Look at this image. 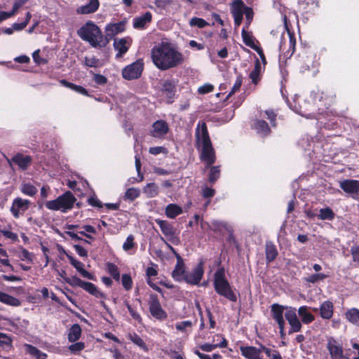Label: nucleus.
<instances>
[{
  "mask_svg": "<svg viewBox=\"0 0 359 359\" xmlns=\"http://www.w3.org/2000/svg\"><path fill=\"white\" fill-rule=\"evenodd\" d=\"M255 128L257 132L264 135H267L270 132V128L268 123L265 121H257L255 123Z\"/></svg>",
  "mask_w": 359,
  "mask_h": 359,
  "instance_id": "58836bf2",
  "label": "nucleus"
},
{
  "mask_svg": "<svg viewBox=\"0 0 359 359\" xmlns=\"http://www.w3.org/2000/svg\"><path fill=\"white\" fill-rule=\"evenodd\" d=\"M74 248L78 255L81 257H86L88 256L87 250L80 245H74Z\"/></svg>",
  "mask_w": 359,
  "mask_h": 359,
  "instance_id": "052dcab7",
  "label": "nucleus"
},
{
  "mask_svg": "<svg viewBox=\"0 0 359 359\" xmlns=\"http://www.w3.org/2000/svg\"><path fill=\"white\" fill-rule=\"evenodd\" d=\"M125 304L133 318L137 320L138 322H140V316L132 308V306L128 304V302H125Z\"/></svg>",
  "mask_w": 359,
  "mask_h": 359,
  "instance_id": "13d9d810",
  "label": "nucleus"
},
{
  "mask_svg": "<svg viewBox=\"0 0 359 359\" xmlns=\"http://www.w3.org/2000/svg\"><path fill=\"white\" fill-rule=\"evenodd\" d=\"M122 285L126 290H130L132 288L133 281L131 277L128 274L122 275Z\"/></svg>",
  "mask_w": 359,
  "mask_h": 359,
  "instance_id": "de8ad7c7",
  "label": "nucleus"
},
{
  "mask_svg": "<svg viewBox=\"0 0 359 359\" xmlns=\"http://www.w3.org/2000/svg\"><path fill=\"white\" fill-rule=\"evenodd\" d=\"M152 15L150 12H146L143 15L134 19L133 27L136 29L144 28L146 24L151 21Z\"/></svg>",
  "mask_w": 359,
  "mask_h": 359,
  "instance_id": "4be33fe9",
  "label": "nucleus"
},
{
  "mask_svg": "<svg viewBox=\"0 0 359 359\" xmlns=\"http://www.w3.org/2000/svg\"><path fill=\"white\" fill-rule=\"evenodd\" d=\"M327 278V276L323 273H316L311 275L306 278V281L312 283H315L318 280H324Z\"/></svg>",
  "mask_w": 359,
  "mask_h": 359,
  "instance_id": "603ef678",
  "label": "nucleus"
},
{
  "mask_svg": "<svg viewBox=\"0 0 359 359\" xmlns=\"http://www.w3.org/2000/svg\"><path fill=\"white\" fill-rule=\"evenodd\" d=\"M94 81L97 84H105L107 81V79L105 76L101 75V74H95L94 76Z\"/></svg>",
  "mask_w": 359,
  "mask_h": 359,
  "instance_id": "338daca9",
  "label": "nucleus"
},
{
  "mask_svg": "<svg viewBox=\"0 0 359 359\" xmlns=\"http://www.w3.org/2000/svg\"><path fill=\"white\" fill-rule=\"evenodd\" d=\"M298 313L302 318V322L305 324L310 323L314 320V316L308 312L306 306H301L298 310Z\"/></svg>",
  "mask_w": 359,
  "mask_h": 359,
  "instance_id": "7c9ffc66",
  "label": "nucleus"
},
{
  "mask_svg": "<svg viewBox=\"0 0 359 359\" xmlns=\"http://www.w3.org/2000/svg\"><path fill=\"white\" fill-rule=\"evenodd\" d=\"M152 135L154 137H161L168 132V126L164 121H157L153 124Z\"/></svg>",
  "mask_w": 359,
  "mask_h": 359,
  "instance_id": "f3484780",
  "label": "nucleus"
},
{
  "mask_svg": "<svg viewBox=\"0 0 359 359\" xmlns=\"http://www.w3.org/2000/svg\"><path fill=\"white\" fill-rule=\"evenodd\" d=\"M21 191L25 195L33 196L37 193V189L29 183H23L21 187Z\"/></svg>",
  "mask_w": 359,
  "mask_h": 359,
  "instance_id": "4c0bfd02",
  "label": "nucleus"
},
{
  "mask_svg": "<svg viewBox=\"0 0 359 359\" xmlns=\"http://www.w3.org/2000/svg\"><path fill=\"white\" fill-rule=\"evenodd\" d=\"M25 347L26 352L32 356H34L39 350L36 347H35L31 344H26L25 345Z\"/></svg>",
  "mask_w": 359,
  "mask_h": 359,
  "instance_id": "69168bd1",
  "label": "nucleus"
},
{
  "mask_svg": "<svg viewBox=\"0 0 359 359\" xmlns=\"http://www.w3.org/2000/svg\"><path fill=\"white\" fill-rule=\"evenodd\" d=\"M84 64L87 67H97L100 65V60L95 57H86L84 59Z\"/></svg>",
  "mask_w": 359,
  "mask_h": 359,
  "instance_id": "09e8293b",
  "label": "nucleus"
},
{
  "mask_svg": "<svg viewBox=\"0 0 359 359\" xmlns=\"http://www.w3.org/2000/svg\"><path fill=\"white\" fill-rule=\"evenodd\" d=\"M285 310V306L280 305L278 304H273L271 305V313L272 318L276 321L278 326L285 325V320L283 318V312Z\"/></svg>",
  "mask_w": 359,
  "mask_h": 359,
  "instance_id": "4468645a",
  "label": "nucleus"
},
{
  "mask_svg": "<svg viewBox=\"0 0 359 359\" xmlns=\"http://www.w3.org/2000/svg\"><path fill=\"white\" fill-rule=\"evenodd\" d=\"M245 7L241 0L235 1L232 4L231 13L236 27H238L242 22Z\"/></svg>",
  "mask_w": 359,
  "mask_h": 359,
  "instance_id": "f8f14e48",
  "label": "nucleus"
},
{
  "mask_svg": "<svg viewBox=\"0 0 359 359\" xmlns=\"http://www.w3.org/2000/svg\"><path fill=\"white\" fill-rule=\"evenodd\" d=\"M327 348L332 359H348L344 354L342 346L332 337L328 339Z\"/></svg>",
  "mask_w": 359,
  "mask_h": 359,
  "instance_id": "1a4fd4ad",
  "label": "nucleus"
},
{
  "mask_svg": "<svg viewBox=\"0 0 359 359\" xmlns=\"http://www.w3.org/2000/svg\"><path fill=\"white\" fill-rule=\"evenodd\" d=\"M144 63L142 60H137L133 64L126 67L122 71L123 77L128 80L137 79L140 76L143 70Z\"/></svg>",
  "mask_w": 359,
  "mask_h": 359,
  "instance_id": "0eeeda50",
  "label": "nucleus"
},
{
  "mask_svg": "<svg viewBox=\"0 0 359 359\" xmlns=\"http://www.w3.org/2000/svg\"><path fill=\"white\" fill-rule=\"evenodd\" d=\"M0 302L13 306H18L20 305V302L18 299L3 292H0Z\"/></svg>",
  "mask_w": 359,
  "mask_h": 359,
  "instance_id": "393cba45",
  "label": "nucleus"
},
{
  "mask_svg": "<svg viewBox=\"0 0 359 359\" xmlns=\"http://www.w3.org/2000/svg\"><path fill=\"white\" fill-rule=\"evenodd\" d=\"M130 339L138 346L146 348V345L144 341L136 334H130Z\"/></svg>",
  "mask_w": 359,
  "mask_h": 359,
  "instance_id": "3c124183",
  "label": "nucleus"
},
{
  "mask_svg": "<svg viewBox=\"0 0 359 359\" xmlns=\"http://www.w3.org/2000/svg\"><path fill=\"white\" fill-rule=\"evenodd\" d=\"M76 198L70 191H67L55 200L46 203V207L51 210H60L62 212H67L73 208Z\"/></svg>",
  "mask_w": 359,
  "mask_h": 359,
  "instance_id": "39448f33",
  "label": "nucleus"
},
{
  "mask_svg": "<svg viewBox=\"0 0 359 359\" xmlns=\"http://www.w3.org/2000/svg\"><path fill=\"white\" fill-rule=\"evenodd\" d=\"M265 253L266 260L268 263H270L272 261H273L278 256L277 249L272 242L268 241L266 243Z\"/></svg>",
  "mask_w": 359,
  "mask_h": 359,
  "instance_id": "aec40b11",
  "label": "nucleus"
},
{
  "mask_svg": "<svg viewBox=\"0 0 359 359\" xmlns=\"http://www.w3.org/2000/svg\"><path fill=\"white\" fill-rule=\"evenodd\" d=\"M214 287L218 294L224 297L229 301L233 302L237 301L236 294L225 278V273L223 269L217 270L214 275Z\"/></svg>",
  "mask_w": 359,
  "mask_h": 359,
  "instance_id": "20e7f679",
  "label": "nucleus"
},
{
  "mask_svg": "<svg viewBox=\"0 0 359 359\" xmlns=\"http://www.w3.org/2000/svg\"><path fill=\"white\" fill-rule=\"evenodd\" d=\"M140 194V191L139 189L135 188H130L128 189L125 194V197L126 199H128L131 201H134L135 198L139 197Z\"/></svg>",
  "mask_w": 359,
  "mask_h": 359,
  "instance_id": "a19ab883",
  "label": "nucleus"
},
{
  "mask_svg": "<svg viewBox=\"0 0 359 359\" xmlns=\"http://www.w3.org/2000/svg\"><path fill=\"white\" fill-rule=\"evenodd\" d=\"M339 187L346 193L359 195V180H344L340 182Z\"/></svg>",
  "mask_w": 359,
  "mask_h": 359,
  "instance_id": "ddd939ff",
  "label": "nucleus"
},
{
  "mask_svg": "<svg viewBox=\"0 0 359 359\" xmlns=\"http://www.w3.org/2000/svg\"><path fill=\"white\" fill-rule=\"evenodd\" d=\"M65 283L73 287L79 286L82 287L84 281L76 276H72L70 278H65Z\"/></svg>",
  "mask_w": 359,
  "mask_h": 359,
  "instance_id": "c03bdc74",
  "label": "nucleus"
},
{
  "mask_svg": "<svg viewBox=\"0 0 359 359\" xmlns=\"http://www.w3.org/2000/svg\"><path fill=\"white\" fill-rule=\"evenodd\" d=\"M88 202L92 206L97 207L99 208H102V202L95 196L90 197L88 200Z\"/></svg>",
  "mask_w": 359,
  "mask_h": 359,
  "instance_id": "bf43d9fd",
  "label": "nucleus"
},
{
  "mask_svg": "<svg viewBox=\"0 0 359 359\" xmlns=\"http://www.w3.org/2000/svg\"><path fill=\"white\" fill-rule=\"evenodd\" d=\"M125 29V24L123 22L117 23L109 24L106 27V36L105 40H108L107 38L111 39L116 34L123 32Z\"/></svg>",
  "mask_w": 359,
  "mask_h": 359,
  "instance_id": "2eb2a0df",
  "label": "nucleus"
},
{
  "mask_svg": "<svg viewBox=\"0 0 359 359\" xmlns=\"http://www.w3.org/2000/svg\"><path fill=\"white\" fill-rule=\"evenodd\" d=\"M60 83L67 87V88H71L72 90H75L76 92L79 93H81L82 95H88V91L86 90V88H84L83 87L81 86H77L73 83H71V82H69L67 81V80L65 79H62L60 81Z\"/></svg>",
  "mask_w": 359,
  "mask_h": 359,
  "instance_id": "cd10ccee",
  "label": "nucleus"
},
{
  "mask_svg": "<svg viewBox=\"0 0 359 359\" xmlns=\"http://www.w3.org/2000/svg\"><path fill=\"white\" fill-rule=\"evenodd\" d=\"M162 91L169 99H171L175 95V85L170 81H165L163 84Z\"/></svg>",
  "mask_w": 359,
  "mask_h": 359,
  "instance_id": "c756f323",
  "label": "nucleus"
},
{
  "mask_svg": "<svg viewBox=\"0 0 359 359\" xmlns=\"http://www.w3.org/2000/svg\"><path fill=\"white\" fill-rule=\"evenodd\" d=\"M31 203L29 200L18 197L13 201L11 212L15 218H19L29 208Z\"/></svg>",
  "mask_w": 359,
  "mask_h": 359,
  "instance_id": "6e6552de",
  "label": "nucleus"
},
{
  "mask_svg": "<svg viewBox=\"0 0 359 359\" xmlns=\"http://www.w3.org/2000/svg\"><path fill=\"white\" fill-rule=\"evenodd\" d=\"M107 268L110 275L113 276L116 280L118 281L120 279V273L118 267L112 263H107Z\"/></svg>",
  "mask_w": 359,
  "mask_h": 359,
  "instance_id": "ea45409f",
  "label": "nucleus"
},
{
  "mask_svg": "<svg viewBox=\"0 0 359 359\" xmlns=\"http://www.w3.org/2000/svg\"><path fill=\"white\" fill-rule=\"evenodd\" d=\"M320 316L324 319H330L333 315V304L330 301L323 302L320 307Z\"/></svg>",
  "mask_w": 359,
  "mask_h": 359,
  "instance_id": "412c9836",
  "label": "nucleus"
},
{
  "mask_svg": "<svg viewBox=\"0 0 359 359\" xmlns=\"http://www.w3.org/2000/svg\"><path fill=\"white\" fill-rule=\"evenodd\" d=\"M241 34H242L243 41L246 46L250 47L252 49L255 48L257 46L255 44L252 35L250 34V33H248L246 31L245 27L243 28Z\"/></svg>",
  "mask_w": 359,
  "mask_h": 359,
  "instance_id": "e433bc0d",
  "label": "nucleus"
},
{
  "mask_svg": "<svg viewBox=\"0 0 359 359\" xmlns=\"http://www.w3.org/2000/svg\"><path fill=\"white\" fill-rule=\"evenodd\" d=\"M134 237L132 235H130L127 237L126 242L123 245V248L124 250L128 251L132 249L134 246Z\"/></svg>",
  "mask_w": 359,
  "mask_h": 359,
  "instance_id": "6e6d98bb",
  "label": "nucleus"
},
{
  "mask_svg": "<svg viewBox=\"0 0 359 359\" xmlns=\"http://www.w3.org/2000/svg\"><path fill=\"white\" fill-rule=\"evenodd\" d=\"M244 14L245 15L247 25H248L249 24H250L253 18V11L252 10V8L249 7H245Z\"/></svg>",
  "mask_w": 359,
  "mask_h": 359,
  "instance_id": "e2e57ef3",
  "label": "nucleus"
},
{
  "mask_svg": "<svg viewBox=\"0 0 359 359\" xmlns=\"http://www.w3.org/2000/svg\"><path fill=\"white\" fill-rule=\"evenodd\" d=\"M28 0H16L13 4V10L11 12H8L10 15V17L14 15L18 10Z\"/></svg>",
  "mask_w": 359,
  "mask_h": 359,
  "instance_id": "864d4df0",
  "label": "nucleus"
},
{
  "mask_svg": "<svg viewBox=\"0 0 359 359\" xmlns=\"http://www.w3.org/2000/svg\"><path fill=\"white\" fill-rule=\"evenodd\" d=\"M353 259L355 262H359V246H353L351 250Z\"/></svg>",
  "mask_w": 359,
  "mask_h": 359,
  "instance_id": "774afa93",
  "label": "nucleus"
},
{
  "mask_svg": "<svg viewBox=\"0 0 359 359\" xmlns=\"http://www.w3.org/2000/svg\"><path fill=\"white\" fill-rule=\"evenodd\" d=\"M288 323L290 325V330H289V334H292L293 332H297L301 330L302 324L297 318L295 320L289 322Z\"/></svg>",
  "mask_w": 359,
  "mask_h": 359,
  "instance_id": "a18cd8bd",
  "label": "nucleus"
},
{
  "mask_svg": "<svg viewBox=\"0 0 359 359\" xmlns=\"http://www.w3.org/2000/svg\"><path fill=\"white\" fill-rule=\"evenodd\" d=\"M60 83L67 87V88H71L72 90H75L76 92L79 93H81L82 95H88V91L86 90V88H84L83 87L81 86H77L73 83H71V82H69L67 81V80L65 79H62L60 81Z\"/></svg>",
  "mask_w": 359,
  "mask_h": 359,
  "instance_id": "c85d7f7f",
  "label": "nucleus"
},
{
  "mask_svg": "<svg viewBox=\"0 0 359 359\" xmlns=\"http://www.w3.org/2000/svg\"><path fill=\"white\" fill-rule=\"evenodd\" d=\"M285 310L286 311L285 313V317L288 323L295 320L297 318L295 308L285 306Z\"/></svg>",
  "mask_w": 359,
  "mask_h": 359,
  "instance_id": "37998d69",
  "label": "nucleus"
},
{
  "mask_svg": "<svg viewBox=\"0 0 359 359\" xmlns=\"http://www.w3.org/2000/svg\"><path fill=\"white\" fill-rule=\"evenodd\" d=\"M334 217V213L330 208H323L320 210L318 218L321 220H332Z\"/></svg>",
  "mask_w": 359,
  "mask_h": 359,
  "instance_id": "c9c22d12",
  "label": "nucleus"
},
{
  "mask_svg": "<svg viewBox=\"0 0 359 359\" xmlns=\"http://www.w3.org/2000/svg\"><path fill=\"white\" fill-rule=\"evenodd\" d=\"M215 191L212 188L205 187L203 189L202 195L204 198H210L215 195Z\"/></svg>",
  "mask_w": 359,
  "mask_h": 359,
  "instance_id": "680f3d73",
  "label": "nucleus"
},
{
  "mask_svg": "<svg viewBox=\"0 0 359 359\" xmlns=\"http://www.w3.org/2000/svg\"><path fill=\"white\" fill-rule=\"evenodd\" d=\"M85 348V344L83 342H76L69 346V350L72 353H77Z\"/></svg>",
  "mask_w": 359,
  "mask_h": 359,
  "instance_id": "8fccbe9b",
  "label": "nucleus"
},
{
  "mask_svg": "<svg viewBox=\"0 0 359 359\" xmlns=\"http://www.w3.org/2000/svg\"><path fill=\"white\" fill-rule=\"evenodd\" d=\"M149 311L157 319H164L167 317L166 313L162 309L161 304L156 294L150 295Z\"/></svg>",
  "mask_w": 359,
  "mask_h": 359,
  "instance_id": "9d476101",
  "label": "nucleus"
},
{
  "mask_svg": "<svg viewBox=\"0 0 359 359\" xmlns=\"http://www.w3.org/2000/svg\"><path fill=\"white\" fill-rule=\"evenodd\" d=\"M82 289L89 292L90 294L95 296L97 298H104L105 295L104 293L100 292L97 287L92 283L84 281Z\"/></svg>",
  "mask_w": 359,
  "mask_h": 359,
  "instance_id": "5701e85b",
  "label": "nucleus"
},
{
  "mask_svg": "<svg viewBox=\"0 0 359 359\" xmlns=\"http://www.w3.org/2000/svg\"><path fill=\"white\" fill-rule=\"evenodd\" d=\"M155 222L158 224L162 233L170 243L174 245L180 243V238L176 232L177 230L171 223L160 219H155Z\"/></svg>",
  "mask_w": 359,
  "mask_h": 359,
  "instance_id": "423d86ee",
  "label": "nucleus"
},
{
  "mask_svg": "<svg viewBox=\"0 0 359 359\" xmlns=\"http://www.w3.org/2000/svg\"><path fill=\"white\" fill-rule=\"evenodd\" d=\"M143 192L148 197L153 198L158 195V187L155 183H149L143 189Z\"/></svg>",
  "mask_w": 359,
  "mask_h": 359,
  "instance_id": "2f4dec72",
  "label": "nucleus"
},
{
  "mask_svg": "<svg viewBox=\"0 0 359 359\" xmlns=\"http://www.w3.org/2000/svg\"><path fill=\"white\" fill-rule=\"evenodd\" d=\"M208 23L203 19L199 18H192L189 21V25L191 27H198L199 28H203L207 26Z\"/></svg>",
  "mask_w": 359,
  "mask_h": 359,
  "instance_id": "79ce46f5",
  "label": "nucleus"
},
{
  "mask_svg": "<svg viewBox=\"0 0 359 359\" xmlns=\"http://www.w3.org/2000/svg\"><path fill=\"white\" fill-rule=\"evenodd\" d=\"M204 271L202 262L199 263L193 271L190 273H186L183 280L189 284L197 285L202 279Z\"/></svg>",
  "mask_w": 359,
  "mask_h": 359,
  "instance_id": "9b49d317",
  "label": "nucleus"
},
{
  "mask_svg": "<svg viewBox=\"0 0 359 359\" xmlns=\"http://www.w3.org/2000/svg\"><path fill=\"white\" fill-rule=\"evenodd\" d=\"M182 212V208L175 203H170L165 207V214L170 219H174Z\"/></svg>",
  "mask_w": 359,
  "mask_h": 359,
  "instance_id": "b1692460",
  "label": "nucleus"
},
{
  "mask_svg": "<svg viewBox=\"0 0 359 359\" xmlns=\"http://www.w3.org/2000/svg\"><path fill=\"white\" fill-rule=\"evenodd\" d=\"M195 136L196 144L202 147L201 158L208 165L213 164L215 161V154L204 121L198 122Z\"/></svg>",
  "mask_w": 359,
  "mask_h": 359,
  "instance_id": "f03ea898",
  "label": "nucleus"
},
{
  "mask_svg": "<svg viewBox=\"0 0 359 359\" xmlns=\"http://www.w3.org/2000/svg\"><path fill=\"white\" fill-rule=\"evenodd\" d=\"M13 163H16L21 169L26 170L32 162V158L29 156H23L18 154L12 158Z\"/></svg>",
  "mask_w": 359,
  "mask_h": 359,
  "instance_id": "6ab92c4d",
  "label": "nucleus"
},
{
  "mask_svg": "<svg viewBox=\"0 0 359 359\" xmlns=\"http://www.w3.org/2000/svg\"><path fill=\"white\" fill-rule=\"evenodd\" d=\"M129 42L127 39L123 38L119 39H114V48L118 50L116 54L117 57H121L125 54L129 48Z\"/></svg>",
  "mask_w": 359,
  "mask_h": 359,
  "instance_id": "a211bd4d",
  "label": "nucleus"
},
{
  "mask_svg": "<svg viewBox=\"0 0 359 359\" xmlns=\"http://www.w3.org/2000/svg\"><path fill=\"white\" fill-rule=\"evenodd\" d=\"M207 164V167H210V174L208 181L210 183H215L220 176V169L219 166H210Z\"/></svg>",
  "mask_w": 359,
  "mask_h": 359,
  "instance_id": "72a5a7b5",
  "label": "nucleus"
},
{
  "mask_svg": "<svg viewBox=\"0 0 359 359\" xmlns=\"http://www.w3.org/2000/svg\"><path fill=\"white\" fill-rule=\"evenodd\" d=\"M154 64L161 70H167L182 63L183 57L180 53L168 43H161L151 50Z\"/></svg>",
  "mask_w": 359,
  "mask_h": 359,
  "instance_id": "f257e3e1",
  "label": "nucleus"
},
{
  "mask_svg": "<svg viewBox=\"0 0 359 359\" xmlns=\"http://www.w3.org/2000/svg\"><path fill=\"white\" fill-rule=\"evenodd\" d=\"M99 0H89V3L79 6L76 9L77 14H90L96 12L99 8Z\"/></svg>",
  "mask_w": 359,
  "mask_h": 359,
  "instance_id": "dca6fc26",
  "label": "nucleus"
},
{
  "mask_svg": "<svg viewBox=\"0 0 359 359\" xmlns=\"http://www.w3.org/2000/svg\"><path fill=\"white\" fill-rule=\"evenodd\" d=\"M185 274L184 262L177 263L175 268L172 273L173 278L177 281H182Z\"/></svg>",
  "mask_w": 359,
  "mask_h": 359,
  "instance_id": "a878e982",
  "label": "nucleus"
},
{
  "mask_svg": "<svg viewBox=\"0 0 359 359\" xmlns=\"http://www.w3.org/2000/svg\"><path fill=\"white\" fill-rule=\"evenodd\" d=\"M171 4V0H156L155 5L161 9H164Z\"/></svg>",
  "mask_w": 359,
  "mask_h": 359,
  "instance_id": "0e129e2a",
  "label": "nucleus"
},
{
  "mask_svg": "<svg viewBox=\"0 0 359 359\" xmlns=\"http://www.w3.org/2000/svg\"><path fill=\"white\" fill-rule=\"evenodd\" d=\"M242 81H243V77L241 74H239L238 76H237V79H236V81L231 90V92L229 93V95H227V98H229V97H231L232 95H233L236 92L240 90V88L242 85Z\"/></svg>",
  "mask_w": 359,
  "mask_h": 359,
  "instance_id": "49530a36",
  "label": "nucleus"
},
{
  "mask_svg": "<svg viewBox=\"0 0 359 359\" xmlns=\"http://www.w3.org/2000/svg\"><path fill=\"white\" fill-rule=\"evenodd\" d=\"M79 36L93 46H104L108 40H105L100 29L93 22H88L78 30Z\"/></svg>",
  "mask_w": 359,
  "mask_h": 359,
  "instance_id": "7ed1b4c3",
  "label": "nucleus"
},
{
  "mask_svg": "<svg viewBox=\"0 0 359 359\" xmlns=\"http://www.w3.org/2000/svg\"><path fill=\"white\" fill-rule=\"evenodd\" d=\"M72 265L83 278H88L89 280H94V276L83 269V264L81 262L76 260L74 263L72 264Z\"/></svg>",
  "mask_w": 359,
  "mask_h": 359,
  "instance_id": "473e14b6",
  "label": "nucleus"
},
{
  "mask_svg": "<svg viewBox=\"0 0 359 359\" xmlns=\"http://www.w3.org/2000/svg\"><path fill=\"white\" fill-rule=\"evenodd\" d=\"M192 326V323L190 320H186L183 322H180L176 325V329L181 332H184L186 328L191 327Z\"/></svg>",
  "mask_w": 359,
  "mask_h": 359,
  "instance_id": "4d7b16f0",
  "label": "nucleus"
},
{
  "mask_svg": "<svg viewBox=\"0 0 359 359\" xmlns=\"http://www.w3.org/2000/svg\"><path fill=\"white\" fill-rule=\"evenodd\" d=\"M81 328L79 324H74L68 333V339L71 342L76 341L81 337Z\"/></svg>",
  "mask_w": 359,
  "mask_h": 359,
  "instance_id": "bb28decb",
  "label": "nucleus"
},
{
  "mask_svg": "<svg viewBox=\"0 0 359 359\" xmlns=\"http://www.w3.org/2000/svg\"><path fill=\"white\" fill-rule=\"evenodd\" d=\"M214 90V86L210 83H205L203 86H201L198 89V92L199 94H206L212 92Z\"/></svg>",
  "mask_w": 359,
  "mask_h": 359,
  "instance_id": "5fc2aeb1",
  "label": "nucleus"
},
{
  "mask_svg": "<svg viewBox=\"0 0 359 359\" xmlns=\"http://www.w3.org/2000/svg\"><path fill=\"white\" fill-rule=\"evenodd\" d=\"M260 73H261V65L259 62V60L257 59L255 65V69L250 74V78L251 79L252 82L254 84H257V83L259 80V77Z\"/></svg>",
  "mask_w": 359,
  "mask_h": 359,
  "instance_id": "f704fd0d",
  "label": "nucleus"
}]
</instances>
